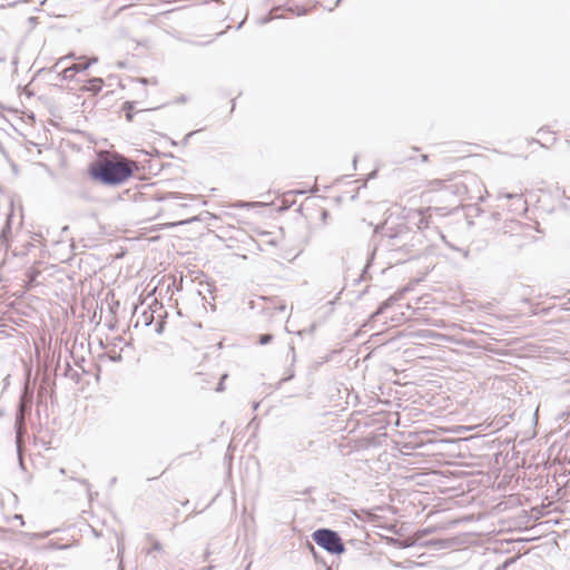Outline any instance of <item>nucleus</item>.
I'll use <instances>...</instances> for the list:
<instances>
[{
	"instance_id": "14",
	"label": "nucleus",
	"mask_w": 570,
	"mask_h": 570,
	"mask_svg": "<svg viewBox=\"0 0 570 570\" xmlns=\"http://www.w3.org/2000/svg\"><path fill=\"white\" fill-rule=\"evenodd\" d=\"M161 544L159 541H154L151 548L147 551L148 554H150L153 551H160Z\"/></svg>"
},
{
	"instance_id": "16",
	"label": "nucleus",
	"mask_w": 570,
	"mask_h": 570,
	"mask_svg": "<svg viewBox=\"0 0 570 570\" xmlns=\"http://www.w3.org/2000/svg\"><path fill=\"white\" fill-rule=\"evenodd\" d=\"M294 370L293 368H288L287 371V375L281 381V382H285V381H289L294 377Z\"/></svg>"
},
{
	"instance_id": "26",
	"label": "nucleus",
	"mask_w": 570,
	"mask_h": 570,
	"mask_svg": "<svg viewBox=\"0 0 570 570\" xmlns=\"http://www.w3.org/2000/svg\"><path fill=\"white\" fill-rule=\"evenodd\" d=\"M80 483L85 484V485H88V482L87 480H79Z\"/></svg>"
},
{
	"instance_id": "31",
	"label": "nucleus",
	"mask_w": 570,
	"mask_h": 570,
	"mask_svg": "<svg viewBox=\"0 0 570 570\" xmlns=\"http://www.w3.org/2000/svg\"><path fill=\"white\" fill-rule=\"evenodd\" d=\"M342 0H336V6H338V3L341 2Z\"/></svg>"
},
{
	"instance_id": "15",
	"label": "nucleus",
	"mask_w": 570,
	"mask_h": 570,
	"mask_svg": "<svg viewBox=\"0 0 570 570\" xmlns=\"http://www.w3.org/2000/svg\"><path fill=\"white\" fill-rule=\"evenodd\" d=\"M70 58H75V56H73V55H68V56H65V57L60 58V59L56 62L55 67H56V68H57V67H59L61 63H63L66 60H68V59H70Z\"/></svg>"
},
{
	"instance_id": "12",
	"label": "nucleus",
	"mask_w": 570,
	"mask_h": 570,
	"mask_svg": "<svg viewBox=\"0 0 570 570\" xmlns=\"http://www.w3.org/2000/svg\"><path fill=\"white\" fill-rule=\"evenodd\" d=\"M134 108L132 102H126L124 109L126 110V118L128 121L132 120L131 109Z\"/></svg>"
},
{
	"instance_id": "30",
	"label": "nucleus",
	"mask_w": 570,
	"mask_h": 570,
	"mask_svg": "<svg viewBox=\"0 0 570 570\" xmlns=\"http://www.w3.org/2000/svg\"><path fill=\"white\" fill-rule=\"evenodd\" d=\"M203 570H212V567H206Z\"/></svg>"
},
{
	"instance_id": "19",
	"label": "nucleus",
	"mask_w": 570,
	"mask_h": 570,
	"mask_svg": "<svg viewBox=\"0 0 570 570\" xmlns=\"http://www.w3.org/2000/svg\"><path fill=\"white\" fill-rule=\"evenodd\" d=\"M419 228H423V227H426L428 226V223L425 222V219L423 217H420V222H419Z\"/></svg>"
},
{
	"instance_id": "20",
	"label": "nucleus",
	"mask_w": 570,
	"mask_h": 570,
	"mask_svg": "<svg viewBox=\"0 0 570 570\" xmlns=\"http://www.w3.org/2000/svg\"><path fill=\"white\" fill-rule=\"evenodd\" d=\"M163 326H164L163 322L158 324V326H157V328H156V332H157L158 334H160V333L163 332Z\"/></svg>"
},
{
	"instance_id": "28",
	"label": "nucleus",
	"mask_w": 570,
	"mask_h": 570,
	"mask_svg": "<svg viewBox=\"0 0 570 570\" xmlns=\"http://www.w3.org/2000/svg\"><path fill=\"white\" fill-rule=\"evenodd\" d=\"M244 21H242L238 26H237V29L242 28Z\"/></svg>"
},
{
	"instance_id": "17",
	"label": "nucleus",
	"mask_w": 570,
	"mask_h": 570,
	"mask_svg": "<svg viewBox=\"0 0 570 570\" xmlns=\"http://www.w3.org/2000/svg\"><path fill=\"white\" fill-rule=\"evenodd\" d=\"M226 377H227V375H226V374H224V375L222 376V380H220V382L218 383V385H217V387H216V391H217V392H222V391H224V380H225Z\"/></svg>"
},
{
	"instance_id": "11",
	"label": "nucleus",
	"mask_w": 570,
	"mask_h": 570,
	"mask_svg": "<svg viewBox=\"0 0 570 570\" xmlns=\"http://www.w3.org/2000/svg\"><path fill=\"white\" fill-rule=\"evenodd\" d=\"M76 72V70H72V66H70L65 68L61 73L63 79H71Z\"/></svg>"
},
{
	"instance_id": "3",
	"label": "nucleus",
	"mask_w": 570,
	"mask_h": 570,
	"mask_svg": "<svg viewBox=\"0 0 570 570\" xmlns=\"http://www.w3.org/2000/svg\"><path fill=\"white\" fill-rule=\"evenodd\" d=\"M498 198H507L513 200L510 210L519 214L528 210L527 202L522 198L521 193H500Z\"/></svg>"
},
{
	"instance_id": "10",
	"label": "nucleus",
	"mask_w": 570,
	"mask_h": 570,
	"mask_svg": "<svg viewBox=\"0 0 570 570\" xmlns=\"http://www.w3.org/2000/svg\"><path fill=\"white\" fill-rule=\"evenodd\" d=\"M31 396H27L24 393L19 403V409H22V412L26 413V411L30 407Z\"/></svg>"
},
{
	"instance_id": "32",
	"label": "nucleus",
	"mask_w": 570,
	"mask_h": 570,
	"mask_svg": "<svg viewBox=\"0 0 570 570\" xmlns=\"http://www.w3.org/2000/svg\"><path fill=\"white\" fill-rule=\"evenodd\" d=\"M2 414H3V413L0 411V416H2Z\"/></svg>"
},
{
	"instance_id": "1",
	"label": "nucleus",
	"mask_w": 570,
	"mask_h": 570,
	"mask_svg": "<svg viewBox=\"0 0 570 570\" xmlns=\"http://www.w3.org/2000/svg\"><path fill=\"white\" fill-rule=\"evenodd\" d=\"M137 166L134 161L124 157H116L114 159H100L91 164L89 174L92 179L106 186H117L125 183L131 175Z\"/></svg>"
},
{
	"instance_id": "27",
	"label": "nucleus",
	"mask_w": 570,
	"mask_h": 570,
	"mask_svg": "<svg viewBox=\"0 0 570 570\" xmlns=\"http://www.w3.org/2000/svg\"><path fill=\"white\" fill-rule=\"evenodd\" d=\"M278 309H279L281 312H283V311L285 309V306H284V305H282V306H279V307H278Z\"/></svg>"
},
{
	"instance_id": "13",
	"label": "nucleus",
	"mask_w": 570,
	"mask_h": 570,
	"mask_svg": "<svg viewBox=\"0 0 570 570\" xmlns=\"http://www.w3.org/2000/svg\"><path fill=\"white\" fill-rule=\"evenodd\" d=\"M272 341H273L272 334H263L259 336V340H258L261 345L269 344Z\"/></svg>"
},
{
	"instance_id": "4",
	"label": "nucleus",
	"mask_w": 570,
	"mask_h": 570,
	"mask_svg": "<svg viewBox=\"0 0 570 570\" xmlns=\"http://www.w3.org/2000/svg\"><path fill=\"white\" fill-rule=\"evenodd\" d=\"M23 425H24V413L22 412V409H18L17 415H16V443L18 452L20 453L21 446H22V433H23Z\"/></svg>"
},
{
	"instance_id": "5",
	"label": "nucleus",
	"mask_w": 570,
	"mask_h": 570,
	"mask_svg": "<svg viewBox=\"0 0 570 570\" xmlns=\"http://www.w3.org/2000/svg\"><path fill=\"white\" fill-rule=\"evenodd\" d=\"M413 335L415 337H419L422 340H439V341H444V342L451 341L450 336H448L445 334L438 333V332H433L431 330H421V331L415 332Z\"/></svg>"
},
{
	"instance_id": "8",
	"label": "nucleus",
	"mask_w": 570,
	"mask_h": 570,
	"mask_svg": "<svg viewBox=\"0 0 570 570\" xmlns=\"http://www.w3.org/2000/svg\"><path fill=\"white\" fill-rule=\"evenodd\" d=\"M98 61V58L94 57L86 63H75L72 65V70H76L77 72H81L87 70L92 63H96Z\"/></svg>"
},
{
	"instance_id": "18",
	"label": "nucleus",
	"mask_w": 570,
	"mask_h": 570,
	"mask_svg": "<svg viewBox=\"0 0 570 570\" xmlns=\"http://www.w3.org/2000/svg\"><path fill=\"white\" fill-rule=\"evenodd\" d=\"M144 315H145V325L148 326L151 323L153 314L147 316L146 313H144Z\"/></svg>"
},
{
	"instance_id": "22",
	"label": "nucleus",
	"mask_w": 570,
	"mask_h": 570,
	"mask_svg": "<svg viewBox=\"0 0 570 570\" xmlns=\"http://www.w3.org/2000/svg\"><path fill=\"white\" fill-rule=\"evenodd\" d=\"M14 519H17V521H21V523L23 524L22 515H20V514H16V515H14Z\"/></svg>"
},
{
	"instance_id": "24",
	"label": "nucleus",
	"mask_w": 570,
	"mask_h": 570,
	"mask_svg": "<svg viewBox=\"0 0 570 570\" xmlns=\"http://www.w3.org/2000/svg\"><path fill=\"white\" fill-rule=\"evenodd\" d=\"M124 547H118V557L121 558Z\"/></svg>"
},
{
	"instance_id": "9",
	"label": "nucleus",
	"mask_w": 570,
	"mask_h": 570,
	"mask_svg": "<svg viewBox=\"0 0 570 570\" xmlns=\"http://www.w3.org/2000/svg\"><path fill=\"white\" fill-rule=\"evenodd\" d=\"M89 90L94 92H98L101 90L102 87V79L100 78H92L89 80Z\"/></svg>"
},
{
	"instance_id": "6",
	"label": "nucleus",
	"mask_w": 570,
	"mask_h": 570,
	"mask_svg": "<svg viewBox=\"0 0 570 570\" xmlns=\"http://www.w3.org/2000/svg\"><path fill=\"white\" fill-rule=\"evenodd\" d=\"M454 543V539H432L426 541L424 546L436 550H443L452 548Z\"/></svg>"
},
{
	"instance_id": "21",
	"label": "nucleus",
	"mask_w": 570,
	"mask_h": 570,
	"mask_svg": "<svg viewBox=\"0 0 570 570\" xmlns=\"http://www.w3.org/2000/svg\"><path fill=\"white\" fill-rule=\"evenodd\" d=\"M291 352H292V354H293V355H292V363H294V362H295V351H294V347H293V346H291Z\"/></svg>"
},
{
	"instance_id": "7",
	"label": "nucleus",
	"mask_w": 570,
	"mask_h": 570,
	"mask_svg": "<svg viewBox=\"0 0 570 570\" xmlns=\"http://www.w3.org/2000/svg\"><path fill=\"white\" fill-rule=\"evenodd\" d=\"M396 301L395 296H391L385 302H383L379 308L373 313L372 317L375 318L379 315L383 314L394 302Z\"/></svg>"
},
{
	"instance_id": "2",
	"label": "nucleus",
	"mask_w": 570,
	"mask_h": 570,
	"mask_svg": "<svg viewBox=\"0 0 570 570\" xmlns=\"http://www.w3.org/2000/svg\"><path fill=\"white\" fill-rule=\"evenodd\" d=\"M312 538L321 548L332 554H341L345 551L341 537L331 529H318L313 532Z\"/></svg>"
},
{
	"instance_id": "25",
	"label": "nucleus",
	"mask_w": 570,
	"mask_h": 570,
	"mask_svg": "<svg viewBox=\"0 0 570 570\" xmlns=\"http://www.w3.org/2000/svg\"><path fill=\"white\" fill-rule=\"evenodd\" d=\"M326 217H327V212H326V210H324V212L322 213V218H323V219H325Z\"/></svg>"
},
{
	"instance_id": "29",
	"label": "nucleus",
	"mask_w": 570,
	"mask_h": 570,
	"mask_svg": "<svg viewBox=\"0 0 570 570\" xmlns=\"http://www.w3.org/2000/svg\"><path fill=\"white\" fill-rule=\"evenodd\" d=\"M59 472H60L61 474H65V473H66L65 469H60V471H59Z\"/></svg>"
},
{
	"instance_id": "23",
	"label": "nucleus",
	"mask_w": 570,
	"mask_h": 570,
	"mask_svg": "<svg viewBox=\"0 0 570 570\" xmlns=\"http://www.w3.org/2000/svg\"><path fill=\"white\" fill-rule=\"evenodd\" d=\"M433 325L438 326V327H443L444 326V322L440 321L439 323H434Z\"/></svg>"
}]
</instances>
